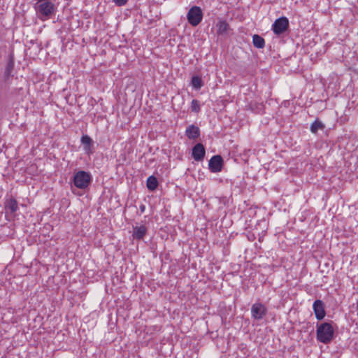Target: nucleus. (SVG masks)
Wrapping results in <instances>:
<instances>
[{"label":"nucleus","mask_w":358,"mask_h":358,"mask_svg":"<svg viewBox=\"0 0 358 358\" xmlns=\"http://www.w3.org/2000/svg\"><path fill=\"white\" fill-rule=\"evenodd\" d=\"M316 338L320 343H330L334 338L333 322L317 324Z\"/></svg>","instance_id":"nucleus-1"},{"label":"nucleus","mask_w":358,"mask_h":358,"mask_svg":"<svg viewBox=\"0 0 358 358\" xmlns=\"http://www.w3.org/2000/svg\"><path fill=\"white\" fill-rule=\"evenodd\" d=\"M34 8L43 20L50 18L55 11V6L50 0L36 3Z\"/></svg>","instance_id":"nucleus-2"},{"label":"nucleus","mask_w":358,"mask_h":358,"mask_svg":"<svg viewBox=\"0 0 358 358\" xmlns=\"http://www.w3.org/2000/svg\"><path fill=\"white\" fill-rule=\"evenodd\" d=\"M73 181L77 188L85 189L92 182V176L85 171H79L74 174Z\"/></svg>","instance_id":"nucleus-3"},{"label":"nucleus","mask_w":358,"mask_h":358,"mask_svg":"<svg viewBox=\"0 0 358 358\" xmlns=\"http://www.w3.org/2000/svg\"><path fill=\"white\" fill-rule=\"evenodd\" d=\"M203 12L199 6H192L187 14L188 22L193 27H196L200 24L203 20Z\"/></svg>","instance_id":"nucleus-4"},{"label":"nucleus","mask_w":358,"mask_h":358,"mask_svg":"<svg viewBox=\"0 0 358 358\" xmlns=\"http://www.w3.org/2000/svg\"><path fill=\"white\" fill-rule=\"evenodd\" d=\"M289 27V20L286 17H280L275 20L272 30L276 35L284 34Z\"/></svg>","instance_id":"nucleus-5"},{"label":"nucleus","mask_w":358,"mask_h":358,"mask_svg":"<svg viewBox=\"0 0 358 358\" xmlns=\"http://www.w3.org/2000/svg\"><path fill=\"white\" fill-rule=\"evenodd\" d=\"M266 313L267 308L262 303H255L251 307L252 317L255 320H262Z\"/></svg>","instance_id":"nucleus-6"},{"label":"nucleus","mask_w":358,"mask_h":358,"mask_svg":"<svg viewBox=\"0 0 358 358\" xmlns=\"http://www.w3.org/2000/svg\"><path fill=\"white\" fill-rule=\"evenodd\" d=\"M208 167L212 173H217L222 171L223 167V159L220 155H214L209 160Z\"/></svg>","instance_id":"nucleus-7"},{"label":"nucleus","mask_w":358,"mask_h":358,"mask_svg":"<svg viewBox=\"0 0 358 358\" xmlns=\"http://www.w3.org/2000/svg\"><path fill=\"white\" fill-rule=\"evenodd\" d=\"M313 308L317 320H321L325 317L326 312L324 310V304L322 301L315 300L313 303Z\"/></svg>","instance_id":"nucleus-8"},{"label":"nucleus","mask_w":358,"mask_h":358,"mask_svg":"<svg viewBox=\"0 0 358 358\" xmlns=\"http://www.w3.org/2000/svg\"><path fill=\"white\" fill-rule=\"evenodd\" d=\"M206 154V150L202 143H196L192 148V155L195 161H203Z\"/></svg>","instance_id":"nucleus-9"},{"label":"nucleus","mask_w":358,"mask_h":358,"mask_svg":"<svg viewBox=\"0 0 358 358\" xmlns=\"http://www.w3.org/2000/svg\"><path fill=\"white\" fill-rule=\"evenodd\" d=\"M15 58L13 54H10L5 66L3 76L5 79H8L14 76Z\"/></svg>","instance_id":"nucleus-10"},{"label":"nucleus","mask_w":358,"mask_h":358,"mask_svg":"<svg viewBox=\"0 0 358 358\" xmlns=\"http://www.w3.org/2000/svg\"><path fill=\"white\" fill-rule=\"evenodd\" d=\"M217 34L219 36H226L230 30L229 24L226 20H220L216 24Z\"/></svg>","instance_id":"nucleus-11"},{"label":"nucleus","mask_w":358,"mask_h":358,"mask_svg":"<svg viewBox=\"0 0 358 358\" xmlns=\"http://www.w3.org/2000/svg\"><path fill=\"white\" fill-rule=\"evenodd\" d=\"M147 227L144 225L136 226L133 228L132 236L134 239L142 240L147 234Z\"/></svg>","instance_id":"nucleus-12"},{"label":"nucleus","mask_w":358,"mask_h":358,"mask_svg":"<svg viewBox=\"0 0 358 358\" xmlns=\"http://www.w3.org/2000/svg\"><path fill=\"white\" fill-rule=\"evenodd\" d=\"M18 209L17 202L13 199L10 198L5 202V210L6 212H10V213H15Z\"/></svg>","instance_id":"nucleus-13"},{"label":"nucleus","mask_w":358,"mask_h":358,"mask_svg":"<svg viewBox=\"0 0 358 358\" xmlns=\"http://www.w3.org/2000/svg\"><path fill=\"white\" fill-rule=\"evenodd\" d=\"M187 136L189 139L197 138L200 135V131L199 127L192 124L189 125L185 131Z\"/></svg>","instance_id":"nucleus-14"},{"label":"nucleus","mask_w":358,"mask_h":358,"mask_svg":"<svg viewBox=\"0 0 358 358\" xmlns=\"http://www.w3.org/2000/svg\"><path fill=\"white\" fill-rule=\"evenodd\" d=\"M159 182L157 178L154 176H150L147 179L146 185L150 191H155L158 187Z\"/></svg>","instance_id":"nucleus-15"},{"label":"nucleus","mask_w":358,"mask_h":358,"mask_svg":"<svg viewBox=\"0 0 358 358\" xmlns=\"http://www.w3.org/2000/svg\"><path fill=\"white\" fill-rule=\"evenodd\" d=\"M253 45L257 48H263L265 46V41L263 37L258 34L252 36Z\"/></svg>","instance_id":"nucleus-16"},{"label":"nucleus","mask_w":358,"mask_h":358,"mask_svg":"<svg viewBox=\"0 0 358 358\" xmlns=\"http://www.w3.org/2000/svg\"><path fill=\"white\" fill-rule=\"evenodd\" d=\"M325 127L324 124L320 120H315L310 127V130L313 134H317L318 130L324 129Z\"/></svg>","instance_id":"nucleus-17"},{"label":"nucleus","mask_w":358,"mask_h":358,"mask_svg":"<svg viewBox=\"0 0 358 358\" xmlns=\"http://www.w3.org/2000/svg\"><path fill=\"white\" fill-rule=\"evenodd\" d=\"M191 85L193 88L199 89L203 85L201 77L199 76H193L191 80Z\"/></svg>","instance_id":"nucleus-18"},{"label":"nucleus","mask_w":358,"mask_h":358,"mask_svg":"<svg viewBox=\"0 0 358 358\" xmlns=\"http://www.w3.org/2000/svg\"><path fill=\"white\" fill-rule=\"evenodd\" d=\"M81 143L83 145L85 150H88L90 148L93 141L90 136L88 135H83L80 139Z\"/></svg>","instance_id":"nucleus-19"},{"label":"nucleus","mask_w":358,"mask_h":358,"mask_svg":"<svg viewBox=\"0 0 358 358\" xmlns=\"http://www.w3.org/2000/svg\"><path fill=\"white\" fill-rule=\"evenodd\" d=\"M191 109L192 111L198 113L200 110V105L197 100L193 99L191 104Z\"/></svg>","instance_id":"nucleus-20"},{"label":"nucleus","mask_w":358,"mask_h":358,"mask_svg":"<svg viewBox=\"0 0 358 358\" xmlns=\"http://www.w3.org/2000/svg\"><path fill=\"white\" fill-rule=\"evenodd\" d=\"M113 1L118 6H124L127 2V0H113Z\"/></svg>","instance_id":"nucleus-21"},{"label":"nucleus","mask_w":358,"mask_h":358,"mask_svg":"<svg viewBox=\"0 0 358 358\" xmlns=\"http://www.w3.org/2000/svg\"><path fill=\"white\" fill-rule=\"evenodd\" d=\"M336 87H337V84H336V83H329V84L328 85V86H327L328 90H330V89L334 90V89H335V88H336Z\"/></svg>","instance_id":"nucleus-22"},{"label":"nucleus","mask_w":358,"mask_h":358,"mask_svg":"<svg viewBox=\"0 0 358 358\" xmlns=\"http://www.w3.org/2000/svg\"><path fill=\"white\" fill-rule=\"evenodd\" d=\"M139 209L141 210V213H144L145 210V206L144 204H141L140 206H139Z\"/></svg>","instance_id":"nucleus-23"}]
</instances>
